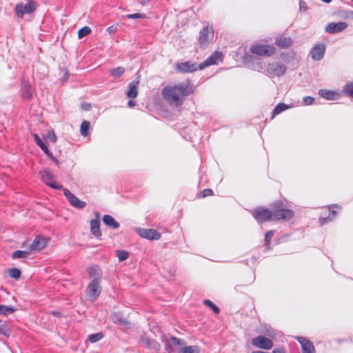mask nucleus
I'll return each instance as SVG.
<instances>
[{
    "label": "nucleus",
    "mask_w": 353,
    "mask_h": 353,
    "mask_svg": "<svg viewBox=\"0 0 353 353\" xmlns=\"http://www.w3.org/2000/svg\"><path fill=\"white\" fill-rule=\"evenodd\" d=\"M192 93L188 83H180L173 86L166 85L161 91L165 100L176 107L181 106L183 102V97Z\"/></svg>",
    "instance_id": "f257e3e1"
},
{
    "label": "nucleus",
    "mask_w": 353,
    "mask_h": 353,
    "mask_svg": "<svg viewBox=\"0 0 353 353\" xmlns=\"http://www.w3.org/2000/svg\"><path fill=\"white\" fill-rule=\"evenodd\" d=\"M272 208L273 221H288L292 219L294 213L292 210L285 208L284 205L280 202H276L271 205Z\"/></svg>",
    "instance_id": "f03ea898"
},
{
    "label": "nucleus",
    "mask_w": 353,
    "mask_h": 353,
    "mask_svg": "<svg viewBox=\"0 0 353 353\" xmlns=\"http://www.w3.org/2000/svg\"><path fill=\"white\" fill-rule=\"evenodd\" d=\"M214 38V29L209 24L203 27L199 31L198 42L201 49H206Z\"/></svg>",
    "instance_id": "7ed1b4c3"
},
{
    "label": "nucleus",
    "mask_w": 353,
    "mask_h": 353,
    "mask_svg": "<svg viewBox=\"0 0 353 353\" xmlns=\"http://www.w3.org/2000/svg\"><path fill=\"white\" fill-rule=\"evenodd\" d=\"M37 3L33 1H29L26 4L22 2L17 3L14 6V12L17 17L21 18L24 14H31L36 10Z\"/></svg>",
    "instance_id": "20e7f679"
},
{
    "label": "nucleus",
    "mask_w": 353,
    "mask_h": 353,
    "mask_svg": "<svg viewBox=\"0 0 353 353\" xmlns=\"http://www.w3.org/2000/svg\"><path fill=\"white\" fill-rule=\"evenodd\" d=\"M253 216L258 222L273 221L272 208L271 210L259 207L252 212Z\"/></svg>",
    "instance_id": "39448f33"
},
{
    "label": "nucleus",
    "mask_w": 353,
    "mask_h": 353,
    "mask_svg": "<svg viewBox=\"0 0 353 353\" xmlns=\"http://www.w3.org/2000/svg\"><path fill=\"white\" fill-rule=\"evenodd\" d=\"M39 175L41 176V181L48 186H49L50 188H52V189H54V190H63V185L59 184V183H57L55 181H54V174L50 172V171L48 170H41L39 172Z\"/></svg>",
    "instance_id": "423d86ee"
},
{
    "label": "nucleus",
    "mask_w": 353,
    "mask_h": 353,
    "mask_svg": "<svg viewBox=\"0 0 353 353\" xmlns=\"http://www.w3.org/2000/svg\"><path fill=\"white\" fill-rule=\"evenodd\" d=\"M275 48L273 45L256 44L251 47L250 51L259 56L270 57L275 52Z\"/></svg>",
    "instance_id": "0eeeda50"
},
{
    "label": "nucleus",
    "mask_w": 353,
    "mask_h": 353,
    "mask_svg": "<svg viewBox=\"0 0 353 353\" xmlns=\"http://www.w3.org/2000/svg\"><path fill=\"white\" fill-rule=\"evenodd\" d=\"M176 70L182 73H192L196 70H202L200 68V63H193L190 61H186L178 63L176 66Z\"/></svg>",
    "instance_id": "6e6552de"
},
{
    "label": "nucleus",
    "mask_w": 353,
    "mask_h": 353,
    "mask_svg": "<svg viewBox=\"0 0 353 353\" xmlns=\"http://www.w3.org/2000/svg\"><path fill=\"white\" fill-rule=\"evenodd\" d=\"M63 192L64 196L66 197L67 200L70 203V204L73 208L78 210H81L86 206V203L85 201L80 200L69 190L64 188L63 189Z\"/></svg>",
    "instance_id": "1a4fd4ad"
},
{
    "label": "nucleus",
    "mask_w": 353,
    "mask_h": 353,
    "mask_svg": "<svg viewBox=\"0 0 353 353\" xmlns=\"http://www.w3.org/2000/svg\"><path fill=\"white\" fill-rule=\"evenodd\" d=\"M101 293V288L97 279H92L87 288V296L92 300L97 299Z\"/></svg>",
    "instance_id": "9d476101"
},
{
    "label": "nucleus",
    "mask_w": 353,
    "mask_h": 353,
    "mask_svg": "<svg viewBox=\"0 0 353 353\" xmlns=\"http://www.w3.org/2000/svg\"><path fill=\"white\" fill-rule=\"evenodd\" d=\"M286 69V66L284 64L277 62L269 63L267 66L268 73L276 77L283 76L285 73Z\"/></svg>",
    "instance_id": "9b49d317"
},
{
    "label": "nucleus",
    "mask_w": 353,
    "mask_h": 353,
    "mask_svg": "<svg viewBox=\"0 0 353 353\" xmlns=\"http://www.w3.org/2000/svg\"><path fill=\"white\" fill-rule=\"evenodd\" d=\"M94 216L95 217L90 221V232L97 239H101L102 233L100 229V213L95 212Z\"/></svg>",
    "instance_id": "f8f14e48"
},
{
    "label": "nucleus",
    "mask_w": 353,
    "mask_h": 353,
    "mask_svg": "<svg viewBox=\"0 0 353 353\" xmlns=\"http://www.w3.org/2000/svg\"><path fill=\"white\" fill-rule=\"evenodd\" d=\"M137 234L142 238L148 240H158L161 237L160 233L154 229L137 228Z\"/></svg>",
    "instance_id": "ddd939ff"
},
{
    "label": "nucleus",
    "mask_w": 353,
    "mask_h": 353,
    "mask_svg": "<svg viewBox=\"0 0 353 353\" xmlns=\"http://www.w3.org/2000/svg\"><path fill=\"white\" fill-rule=\"evenodd\" d=\"M222 59V53L219 51H214L204 61L200 63L201 69H205L210 65H216Z\"/></svg>",
    "instance_id": "4468645a"
},
{
    "label": "nucleus",
    "mask_w": 353,
    "mask_h": 353,
    "mask_svg": "<svg viewBox=\"0 0 353 353\" xmlns=\"http://www.w3.org/2000/svg\"><path fill=\"white\" fill-rule=\"evenodd\" d=\"M252 345L263 350H270L273 347L272 340L263 336H258L252 339Z\"/></svg>",
    "instance_id": "2eb2a0df"
},
{
    "label": "nucleus",
    "mask_w": 353,
    "mask_h": 353,
    "mask_svg": "<svg viewBox=\"0 0 353 353\" xmlns=\"http://www.w3.org/2000/svg\"><path fill=\"white\" fill-rule=\"evenodd\" d=\"M348 25L345 22L339 21L338 23L332 22L325 27V32L329 34H336L342 32L347 28Z\"/></svg>",
    "instance_id": "dca6fc26"
},
{
    "label": "nucleus",
    "mask_w": 353,
    "mask_h": 353,
    "mask_svg": "<svg viewBox=\"0 0 353 353\" xmlns=\"http://www.w3.org/2000/svg\"><path fill=\"white\" fill-rule=\"evenodd\" d=\"M325 52V46L323 43H318L311 49L310 54L313 60L319 61L323 59Z\"/></svg>",
    "instance_id": "f3484780"
},
{
    "label": "nucleus",
    "mask_w": 353,
    "mask_h": 353,
    "mask_svg": "<svg viewBox=\"0 0 353 353\" xmlns=\"http://www.w3.org/2000/svg\"><path fill=\"white\" fill-rule=\"evenodd\" d=\"M46 245V241L45 238L41 236H37L32 243L29 246V250L31 252L33 251H39L42 250Z\"/></svg>",
    "instance_id": "a211bd4d"
},
{
    "label": "nucleus",
    "mask_w": 353,
    "mask_h": 353,
    "mask_svg": "<svg viewBox=\"0 0 353 353\" xmlns=\"http://www.w3.org/2000/svg\"><path fill=\"white\" fill-rule=\"evenodd\" d=\"M139 77H137L131 83H130L128 89L125 93L126 96L130 99H135L138 95V85L139 84Z\"/></svg>",
    "instance_id": "6ab92c4d"
},
{
    "label": "nucleus",
    "mask_w": 353,
    "mask_h": 353,
    "mask_svg": "<svg viewBox=\"0 0 353 353\" xmlns=\"http://www.w3.org/2000/svg\"><path fill=\"white\" fill-rule=\"evenodd\" d=\"M296 339L301 345L303 353H315L313 344L307 338L299 336Z\"/></svg>",
    "instance_id": "aec40b11"
},
{
    "label": "nucleus",
    "mask_w": 353,
    "mask_h": 353,
    "mask_svg": "<svg viewBox=\"0 0 353 353\" xmlns=\"http://www.w3.org/2000/svg\"><path fill=\"white\" fill-rule=\"evenodd\" d=\"M110 319L114 323L117 325H127L129 324L126 317L120 312H112L110 315Z\"/></svg>",
    "instance_id": "412c9836"
},
{
    "label": "nucleus",
    "mask_w": 353,
    "mask_h": 353,
    "mask_svg": "<svg viewBox=\"0 0 353 353\" xmlns=\"http://www.w3.org/2000/svg\"><path fill=\"white\" fill-rule=\"evenodd\" d=\"M21 95L23 99H30L33 95V88L30 83L26 81L21 82Z\"/></svg>",
    "instance_id": "4be33fe9"
},
{
    "label": "nucleus",
    "mask_w": 353,
    "mask_h": 353,
    "mask_svg": "<svg viewBox=\"0 0 353 353\" xmlns=\"http://www.w3.org/2000/svg\"><path fill=\"white\" fill-rule=\"evenodd\" d=\"M102 221L107 227L114 230H117L120 227V223L110 214L103 215Z\"/></svg>",
    "instance_id": "5701e85b"
},
{
    "label": "nucleus",
    "mask_w": 353,
    "mask_h": 353,
    "mask_svg": "<svg viewBox=\"0 0 353 353\" xmlns=\"http://www.w3.org/2000/svg\"><path fill=\"white\" fill-rule=\"evenodd\" d=\"M319 94L327 100H335L337 99L338 93L334 91H330L324 89L319 90Z\"/></svg>",
    "instance_id": "b1692460"
},
{
    "label": "nucleus",
    "mask_w": 353,
    "mask_h": 353,
    "mask_svg": "<svg viewBox=\"0 0 353 353\" xmlns=\"http://www.w3.org/2000/svg\"><path fill=\"white\" fill-rule=\"evenodd\" d=\"M90 122L83 120L80 125V134L81 136L86 137L90 134Z\"/></svg>",
    "instance_id": "393cba45"
},
{
    "label": "nucleus",
    "mask_w": 353,
    "mask_h": 353,
    "mask_svg": "<svg viewBox=\"0 0 353 353\" xmlns=\"http://www.w3.org/2000/svg\"><path fill=\"white\" fill-rule=\"evenodd\" d=\"M178 353H199L200 347L197 345H188L181 347L177 350Z\"/></svg>",
    "instance_id": "a878e982"
},
{
    "label": "nucleus",
    "mask_w": 353,
    "mask_h": 353,
    "mask_svg": "<svg viewBox=\"0 0 353 353\" xmlns=\"http://www.w3.org/2000/svg\"><path fill=\"white\" fill-rule=\"evenodd\" d=\"M88 273L91 277H93V279H97V281H99V282H100L101 272L98 265H92L88 269Z\"/></svg>",
    "instance_id": "bb28decb"
},
{
    "label": "nucleus",
    "mask_w": 353,
    "mask_h": 353,
    "mask_svg": "<svg viewBox=\"0 0 353 353\" xmlns=\"http://www.w3.org/2000/svg\"><path fill=\"white\" fill-rule=\"evenodd\" d=\"M30 253L31 252L29 249L27 250H17L12 253L11 257L12 259H26L30 255Z\"/></svg>",
    "instance_id": "cd10ccee"
},
{
    "label": "nucleus",
    "mask_w": 353,
    "mask_h": 353,
    "mask_svg": "<svg viewBox=\"0 0 353 353\" xmlns=\"http://www.w3.org/2000/svg\"><path fill=\"white\" fill-rule=\"evenodd\" d=\"M33 138L37 143V145L41 148V150L46 154L48 150H49V148L46 144V143L43 142V140L40 138L39 134L34 133L33 134Z\"/></svg>",
    "instance_id": "c85d7f7f"
},
{
    "label": "nucleus",
    "mask_w": 353,
    "mask_h": 353,
    "mask_svg": "<svg viewBox=\"0 0 353 353\" xmlns=\"http://www.w3.org/2000/svg\"><path fill=\"white\" fill-rule=\"evenodd\" d=\"M276 44L281 48H288L291 46L292 40L290 38L280 37L276 39Z\"/></svg>",
    "instance_id": "c756f323"
},
{
    "label": "nucleus",
    "mask_w": 353,
    "mask_h": 353,
    "mask_svg": "<svg viewBox=\"0 0 353 353\" xmlns=\"http://www.w3.org/2000/svg\"><path fill=\"white\" fill-rule=\"evenodd\" d=\"M17 307L13 305H0V314L6 316L16 311Z\"/></svg>",
    "instance_id": "7c9ffc66"
},
{
    "label": "nucleus",
    "mask_w": 353,
    "mask_h": 353,
    "mask_svg": "<svg viewBox=\"0 0 353 353\" xmlns=\"http://www.w3.org/2000/svg\"><path fill=\"white\" fill-rule=\"evenodd\" d=\"M125 71V70L123 67L119 66L111 69L109 72L112 77L116 79L121 77L124 74Z\"/></svg>",
    "instance_id": "2f4dec72"
},
{
    "label": "nucleus",
    "mask_w": 353,
    "mask_h": 353,
    "mask_svg": "<svg viewBox=\"0 0 353 353\" xmlns=\"http://www.w3.org/2000/svg\"><path fill=\"white\" fill-rule=\"evenodd\" d=\"M9 276L15 279L19 280L21 276V270L18 268H11L8 270Z\"/></svg>",
    "instance_id": "473e14b6"
},
{
    "label": "nucleus",
    "mask_w": 353,
    "mask_h": 353,
    "mask_svg": "<svg viewBox=\"0 0 353 353\" xmlns=\"http://www.w3.org/2000/svg\"><path fill=\"white\" fill-rule=\"evenodd\" d=\"M203 303L210 307L216 314H218L220 313L221 310L220 308L216 305L210 299H204L203 301Z\"/></svg>",
    "instance_id": "72a5a7b5"
},
{
    "label": "nucleus",
    "mask_w": 353,
    "mask_h": 353,
    "mask_svg": "<svg viewBox=\"0 0 353 353\" xmlns=\"http://www.w3.org/2000/svg\"><path fill=\"white\" fill-rule=\"evenodd\" d=\"M169 342L172 346H176L178 347L179 348H180L181 347H183V345L185 344V342L183 340L177 338L174 336H170Z\"/></svg>",
    "instance_id": "f704fd0d"
},
{
    "label": "nucleus",
    "mask_w": 353,
    "mask_h": 353,
    "mask_svg": "<svg viewBox=\"0 0 353 353\" xmlns=\"http://www.w3.org/2000/svg\"><path fill=\"white\" fill-rule=\"evenodd\" d=\"M336 212L335 210H331L329 208V215L326 217H323L322 216H320L319 221L321 224H325L327 222L332 221L336 216Z\"/></svg>",
    "instance_id": "c9c22d12"
},
{
    "label": "nucleus",
    "mask_w": 353,
    "mask_h": 353,
    "mask_svg": "<svg viewBox=\"0 0 353 353\" xmlns=\"http://www.w3.org/2000/svg\"><path fill=\"white\" fill-rule=\"evenodd\" d=\"M103 337V334L102 332H97L93 333L88 335V340L92 343H94L102 339Z\"/></svg>",
    "instance_id": "e433bc0d"
},
{
    "label": "nucleus",
    "mask_w": 353,
    "mask_h": 353,
    "mask_svg": "<svg viewBox=\"0 0 353 353\" xmlns=\"http://www.w3.org/2000/svg\"><path fill=\"white\" fill-rule=\"evenodd\" d=\"M288 108V106L285 105V103H280L278 105H276L274 108L273 112H272V117H274L275 115H277L280 113H281L283 111L287 110Z\"/></svg>",
    "instance_id": "4c0bfd02"
},
{
    "label": "nucleus",
    "mask_w": 353,
    "mask_h": 353,
    "mask_svg": "<svg viewBox=\"0 0 353 353\" xmlns=\"http://www.w3.org/2000/svg\"><path fill=\"white\" fill-rule=\"evenodd\" d=\"M0 334L3 335L4 336L8 338L10 336V330L8 327L6 322L0 321Z\"/></svg>",
    "instance_id": "58836bf2"
},
{
    "label": "nucleus",
    "mask_w": 353,
    "mask_h": 353,
    "mask_svg": "<svg viewBox=\"0 0 353 353\" xmlns=\"http://www.w3.org/2000/svg\"><path fill=\"white\" fill-rule=\"evenodd\" d=\"M116 255L119 261H123L129 257V252L124 250H118L116 251Z\"/></svg>",
    "instance_id": "ea45409f"
},
{
    "label": "nucleus",
    "mask_w": 353,
    "mask_h": 353,
    "mask_svg": "<svg viewBox=\"0 0 353 353\" xmlns=\"http://www.w3.org/2000/svg\"><path fill=\"white\" fill-rule=\"evenodd\" d=\"M91 28L88 26H83L78 31L79 39H82L91 33Z\"/></svg>",
    "instance_id": "a19ab883"
},
{
    "label": "nucleus",
    "mask_w": 353,
    "mask_h": 353,
    "mask_svg": "<svg viewBox=\"0 0 353 353\" xmlns=\"http://www.w3.org/2000/svg\"><path fill=\"white\" fill-rule=\"evenodd\" d=\"M343 92L348 96L353 98V82L347 83L343 87Z\"/></svg>",
    "instance_id": "79ce46f5"
},
{
    "label": "nucleus",
    "mask_w": 353,
    "mask_h": 353,
    "mask_svg": "<svg viewBox=\"0 0 353 353\" xmlns=\"http://www.w3.org/2000/svg\"><path fill=\"white\" fill-rule=\"evenodd\" d=\"M145 17V14L136 12L133 14H128L126 15V18L129 19H144Z\"/></svg>",
    "instance_id": "37998d69"
},
{
    "label": "nucleus",
    "mask_w": 353,
    "mask_h": 353,
    "mask_svg": "<svg viewBox=\"0 0 353 353\" xmlns=\"http://www.w3.org/2000/svg\"><path fill=\"white\" fill-rule=\"evenodd\" d=\"M274 232L273 230L268 231L265 236V246L266 248L270 247V241L274 236Z\"/></svg>",
    "instance_id": "c03bdc74"
},
{
    "label": "nucleus",
    "mask_w": 353,
    "mask_h": 353,
    "mask_svg": "<svg viewBox=\"0 0 353 353\" xmlns=\"http://www.w3.org/2000/svg\"><path fill=\"white\" fill-rule=\"evenodd\" d=\"M213 193L214 192L212 189L205 188L198 194V196L199 198H205L208 196L213 195Z\"/></svg>",
    "instance_id": "a18cd8bd"
},
{
    "label": "nucleus",
    "mask_w": 353,
    "mask_h": 353,
    "mask_svg": "<svg viewBox=\"0 0 353 353\" xmlns=\"http://www.w3.org/2000/svg\"><path fill=\"white\" fill-rule=\"evenodd\" d=\"M46 156H47V157H48L51 161H52L57 166L59 167V165H60V163H59V160L56 158V157H54V156L53 155V154L52 153V152H51L50 150H48V152L46 153Z\"/></svg>",
    "instance_id": "49530a36"
},
{
    "label": "nucleus",
    "mask_w": 353,
    "mask_h": 353,
    "mask_svg": "<svg viewBox=\"0 0 353 353\" xmlns=\"http://www.w3.org/2000/svg\"><path fill=\"white\" fill-rule=\"evenodd\" d=\"M165 343V350L168 353H173L175 350L168 341H163Z\"/></svg>",
    "instance_id": "de8ad7c7"
},
{
    "label": "nucleus",
    "mask_w": 353,
    "mask_h": 353,
    "mask_svg": "<svg viewBox=\"0 0 353 353\" xmlns=\"http://www.w3.org/2000/svg\"><path fill=\"white\" fill-rule=\"evenodd\" d=\"M314 101V99L312 97H305L303 99V105H312Z\"/></svg>",
    "instance_id": "09e8293b"
},
{
    "label": "nucleus",
    "mask_w": 353,
    "mask_h": 353,
    "mask_svg": "<svg viewBox=\"0 0 353 353\" xmlns=\"http://www.w3.org/2000/svg\"><path fill=\"white\" fill-rule=\"evenodd\" d=\"M48 137L52 142H56L57 137L53 130L48 132Z\"/></svg>",
    "instance_id": "8fccbe9b"
},
{
    "label": "nucleus",
    "mask_w": 353,
    "mask_h": 353,
    "mask_svg": "<svg viewBox=\"0 0 353 353\" xmlns=\"http://www.w3.org/2000/svg\"><path fill=\"white\" fill-rule=\"evenodd\" d=\"M307 9V4L303 0L299 1V10L301 12L306 11Z\"/></svg>",
    "instance_id": "3c124183"
},
{
    "label": "nucleus",
    "mask_w": 353,
    "mask_h": 353,
    "mask_svg": "<svg viewBox=\"0 0 353 353\" xmlns=\"http://www.w3.org/2000/svg\"><path fill=\"white\" fill-rule=\"evenodd\" d=\"M81 109L85 111H89L91 109V104L86 102H83L81 103Z\"/></svg>",
    "instance_id": "603ef678"
},
{
    "label": "nucleus",
    "mask_w": 353,
    "mask_h": 353,
    "mask_svg": "<svg viewBox=\"0 0 353 353\" xmlns=\"http://www.w3.org/2000/svg\"><path fill=\"white\" fill-rule=\"evenodd\" d=\"M252 60H256V59L254 58L251 55H244V65L247 64L248 62H250Z\"/></svg>",
    "instance_id": "864d4df0"
},
{
    "label": "nucleus",
    "mask_w": 353,
    "mask_h": 353,
    "mask_svg": "<svg viewBox=\"0 0 353 353\" xmlns=\"http://www.w3.org/2000/svg\"><path fill=\"white\" fill-rule=\"evenodd\" d=\"M117 30V27L116 26H109L108 28H107V31L110 33V34H114L116 32Z\"/></svg>",
    "instance_id": "5fc2aeb1"
},
{
    "label": "nucleus",
    "mask_w": 353,
    "mask_h": 353,
    "mask_svg": "<svg viewBox=\"0 0 353 353\" xmlns=\"http://www.w3.org/2000/svg\"><path fill=\"white\" fill-rule=\"evenodd\" d=\"M272 353H286L283 347L276 348L272 351Z\"/></svg>",
    "instance_id": "6e6d98bb"
},
{
    "label": "nucleus",
    "mask_w": 353,
    "mask_h": 353,
    "mask_svg": "<svg viewBox=\"0 0 353 353\" xmlns=\"http://www.w3.org/2000/svg\"><path fill=\"white\" fill-rule=\"evenodd\" d=\"M133 99H130V100L128 102V105L129 108H134L136 105V102L132 100Z\"/></svg>",
    "instance_id": "4d7b16f0"
},
{
    "label": "nucleus",
    "mask_w": 353,
    "mask_h": 353,
    "mask_svg": "<svg viewBox=\"0 0 353 353\" xmlns=\"http://www.w3.org/2000/svg\"><path fill=\"white\" fill-rule=\"evenodd\" d=\"M241 288H242V285H238L235 287V290L237 292H241Z\"/></svg>",
    "instance_id": "13d9d810"
},
{
    "label": "nucleus",
    "mask_w": 353,
    "mask_h": 353,
    "mask_svg": "<svg viewBox=\"0 0 353 353\" xmlns=\"http://www.w3.org/2000/svg\"><path fill=\"white\" fill-rule=\"evenodd\" d=\"M252 353H269V352L257 350V351H253Z\"/></svg>",
    "instance_id": "bf43d9fd"
},
{
    "label": "nucleus",
    "mask_w": 353,
    "mask_h": 353,
    "mask_svg": "<svg viewBox=\"0 0 353 353\" xmlns=\"http://www.w3.org/2000/svg\"><path fill=\"white\" fill-rule=\"evenodd\" d=\"M322 1L325 2V3H330L332 0H321Z\"/></svg>",
    "instance_id": "052dcab7"
},
{
    "label": "nucleus",
    "mask_w": 353,
    "mask_h": 353,
    "mask_svg": "<svg viewBox=\"0 0 353 353\" xmlns=\"http://www.w3.org/2000/svg\"><path fill=\"white\" fill-rule=\"evenodd\" d=\"M53 314H54V315H55V316H58V314H59V313H58V312H53Z\"/></svg>",
    "instance_id": "680f3d73"
},
{
    "label": "nucleus",
    "mask_w": 353,
    "mask_h": 353,
    "mask_svg": "<svg viewBox=\"0 0 353 353\" xmlns=\"http://www.w3.org/2000/svg\"><path fill=\"white\" fill-rule=\"evenodd\" d=\"M350 17H351V19H353V12H351Z\"/></svg>",
    "instance_id": "e2e57ef3"
}]
</instances>
